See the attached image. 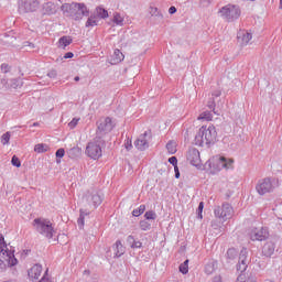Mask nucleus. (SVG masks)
<instances>
[{
  "mask_svg": "<svg viewBox=\"0 0 282 282\" xmlns=\"http://www.w3.org/2000/svg\"><path fill=\"white\" fill-rule=\"evenodd\" d=\"M102 204V195L98 192H87L83 197L84 208L79 209V218L77 219V226L83 230L85 228V217L91 215V210H96L98 206Z\"/></svg>",
  "mask_w": 282,
  "mask_h": 282,
  "instance_id": "f257e3e1",
  "label": "nucleus"
},
{
  "mask_svg": "<svg viewBox=\"0 0 282 282\" xmlns=\"http://www.w3.org/2000/svg\"><path fill=\"white\" fill-rule=\"evenodd\" d=\"M215 140H217V129H215V126L213 124H209L208 127L203 126L195 135V144L197 147L213 144L215 143Z\"/></svg>",
  "mask_w": 282,
  "mask_h": 282,
  "instance_id": "f03ea898",
  "label": "nucleus"
},
{
  "mask_svg": "<svg viewBox=\"0 0 282 282\" xmlns=\"http://www.w3.org/2000/svg\"><path fill=\"white\" fill-rule=\"evenodd\" d=\"M218 17L225 23H235L241 17V7L239 4H226L218 10Z\"/></svg>",
  "mask_w": 282,
  "mask_h": 282,
  "instance_id": "7ed1b4c3",
  "label": "nucleus"
},
{
  "mask_svg": "<svg viewBox=\"0 0 282 282\" xmlns=\"http://www.w3.org/2000/svg\"><path fill=\"white\" fill-rule=\"evenodd\" d=\"M235 161L232 159H226L225 156H213L206 162V166L212 170V173H219L223 169H232Z\"/></svg>",
  "mask_w": 282,
  "mask_h": 282,
  "instance_id": "20e7f679",
  "label": "nucleus"
},
{
  "mask_svg": "<svg viewBox=\"0 0 282 282\" xmlns=\"http://www.w3.org/2000/svg\"><path fill=\"white\" fill-rule=\"evenodd\" d=\"M116 124L111 117H102L97 121V130H96V138L97 140H102L105 135L111 133Z\"/></svg>",
  "mask_w": 282,
  "mask_h": 282,
  "instance_id": "39448f33",
  "label": "nucleus"
},
{
  "mask_svg": "<svg viewBox=\"0 0 282 282\" xmlns=\"http://www.w3.org/2000/svg\"><path fill=\"white\" fill-rule=\"evenodd\" d=\"M33 226L40 235L46 237V239H52L54 237V227L52 221L43 218H35L33 220Z\"/></svg>",
  "mask_w": 282,
  "mask_h": 282,
  "instance_id": "423d86ee",
  "label": "nucleus"
},
{
  "mask_svg": "<svg viewBox=\"0 0 282 282\" xmlns=\"http://www.w3.org/2000/svg\"><path fill=\"white\" fill-rule=\"evenodd\" d=\"M102 144H105V140L95 137V140L89 142L86 147V155L90 158V160H99V158H102Z\"/></svg>",
  "mask_w": 282,
  "mask_h": 282,
  "instance_id": "0eeeda50",
  "label": "nucleus"
},
{
  "mask_svg": "<svg viewBox=\"0 0 282 282\" xmlns=\"http://www.w3.org/2000/svg\"><path fill=\"white\" fill-rule=\"evenodd\" d=\"M276 188V180L272 177H265L258 181L256 185V191L258 195H268V193H273Z\"/></svg>",
  "mask_w": 282,
  "mask_h": 282,
  "instance_id": "6e6552de",
  "label": "nucleus"
},
{
  "mask_svg": "<svg viewBox=\"0 0 282 282\" xmlns=\"http://www.w3.org/2000/svg\"><path fill=\"white\" fill-rule=\"evenodd\" d=\"M0 254L7 257V261L10 268L19 263V260H17L14 257V251L8 249V245L6 243V238L3 237V234H0Z\"/></svg>",
  "mask_w": 282,
  "mask_h": 282,
  "instance_id": "1a4fd4ad",
  "label": "nucleus"
},
{
  "mask_svg": "<svg viewBox=\"0 0 282 282\" xmlns=\"http://www.w3.org/2000/svg\"><path fill=\"white\" fill-rule=\"evenodd\" d=\"M214 215L223 221H228V219H231L232 215H235V209H232L230 204L225 203L214 209Z\"/></svg>",
  "mask_w": 282,
  "mask_h": 282,
  "instance_id": "9d476101",
  "label": "nucleus"
},
{
  "mask_svg": "<svg viewBox=\"0 0 282 282\" xmlns=\"http://www.w3.org/2000/svg\"><path fill=\"white\" fill-rule=\"evenodd\" d=\"M61 0H48L44 2L41 7L43 17H54V14H57L58 10H61Z\"/></svg>",
  "mask_w": 282,
  "mask_h": 282,
  "instance_id": "9b49d317",
  "label": "nucleus"
},
{
  "mask_svg": "<svg viewBox=\"0 0 282 282\" xmlns=\"http://www.w3.org/2000/svg\"><path fill=\"white\" fill-rule=\"evenodd\" d=\"M268 237H269V232H268V229L264 227L254 228L250 231L251 241H265Z\"/></svg>",
  "mask_w": 282,
  "mask_h": 282,
  "instance_id": "f8f14e48",
  "label": "nucleus"
},
{
  "mask_svg": "<svg viewBox=\"0 0 282 282\" xmlns=\"http://www.w3.org/2000/svg\"><path fill=\"white\" fill-rule=\"evenodd\" d=\"M187 161L192 166L199 167L202 166V158L199 156V150L191 148L187 152Z\"/></svg>",
  "mask_w": 282,
  "mask_h": 282,
  "instance_id": "ddd939ff",
  "label": "nucleus"
},
{
  "mask_svg": "<svg viewBox=\"0 0 282 282\" xmlns=\"http://www.w3.org/2000/svg\"><path fill=\"white\" fill-rule=\"evenodd\" d=\"M77 6L79 7L74 10L70 19H74V21H80L84 17H89V9H87L85 3H77Z\"/></svg>",
  "mask_w": 282,
  "mask_h": 282,
  "instance_id": "4468645a",
  "label": "nucleus"
},
{
  "mask_svg": "<svg viewBox=\"0 0 282 282\" xmlns=\"http://www.w3.org/2000/svg\"><path fill=\"white\" fill-rule=\"evenodd\" d=\"M39 9V0H21V12H36Z\"/></svg>",
  "mask_w": 282,
  "mask_h": 282,
  "instance_id": "2eb2a0df",
  "label": "nucleus"
},
{
  "mask_svg": "<svg viewBox=\"0 0 282 282\" xmlns=\"http://www.w3.org/2000/svg\"><path fill=\"white\" fill-rule=\"evenodd\" d=\"M248 249H242L239 254L237 270L239 272H246V270L248 269Z\"/></svg>",
  "mask_w": 282,
  "mask_h": 282,
  "instance_id": "dca6fc26",
  "label": "nucleus"
},
{
  "mask_svg": "<svg viewBox=\"0 0 282 282\" xmlns=\"http://www.w3.org/2000/svg\"><path fill=\"white\" fill-rule=\"evenodd\" d=\"M238 43L241 47H246L252 41V33L247 30H240L237 34Z\"/></svg>",
  "mask_w": 282,
  "mask_h": 282,
  "instance_id": "f3484780",
  "label": "nucleus"
},
{
  "mask_svg": "<svg viewBox=\"0 0 282 282\" xmlns=\"http://www.w3.org/2000/svg\"><path fill=\"white\" fill-rule=\"evenodd\" d=\"M148 135L149 133L144 132L134 141V147L138 149V151H147V149H149V140L147 139Z\"/></svg>",
  "mask_w": 282,
  "mask_h": 282,
  "instance_id": "a211bd4d",
  "label": "nucleus"
},
{
  "mask_svg": "<svg viewBox=\"0 0 282 282\" xmlns=\"http://www.w3.org/2000/svg\"><path fill=\"white\" fill-rule=\"evenodd\" d=\"M76 8H80L78 2H73V3H64L61 6L59 3V10H62L64 17H70L74 12V10H76Z\"/></svg>",
  "mask_w": 282,
  "mask_h": 282,
  "instance_id": "6ab92c4d",
  "label": "nucleus"
},
{
  "mask_svg": "<svg viewBox=\"0 0 282 282\" xmlns=\"http://www.w3.org/2000/svg\"><path fill=\"white\" fill-rule=\"evenodd\" d=\"M42 272H43V267L40 264H34L29 270V276L32 279V281H37V279L41 276Z\"/></svg>",
  "mask_w": 282,
  "mask_h": 282,
  "instance_id": "aec40b11",
  "label": "nucleus"
},
{
  "mask_svg": "<svg viewBox=\"0 0 282 282\" xmlns=\"http://www.w3.org/2000/svg\"><path fill=\"white\" fill-rule=\"evenodd\" d=\"M122 61H124V54L116 48L110 57V65H118V63H122Z\"/></svg>",
  "mask_w": 282,
  "mask_h": 282,
  "instance_id": "412c9836",
  "label": "nucleus"
},
{
  "mask_svg": "<svg viewBox=\"0 0 282 282\" xmlns=\"http://www.w3.org/2000/svg\"><path fill=\"white\" fill-rule=\"evenodd\" d=\"M237 282H257V278L252 273L241 271L237 278Z\"/></svg>",
  "mask_w": 282,
  "mask_h": 282,
  "instance_id": "4be33fe9",
  "label": "nucleus"
},
{
  "mask_svg": "<svg viewBox=\"0 0 282 282\" xmlns=\"http://www.w3.org/2000/svg\"><path fill=\"white\" fill-rule=\"evenodd\" d=\"M93 14H95L98 21H100V19H109V11L102 7H97Z\"/></svg>",
  "mask_w": 282,
  "mask_h": 282,
  "instance_id": "5701e85b",
  "label": "nucleus"
},
{
  "mask_svg": "<svg viewBox=\"0 0 282 282\" xmlns=\"http://www.w3.org/2000/svg\"><path fill=\"white\" fill-rule=\"evenodd\" d=\"M274 243L273 242H267L263 248H262V254L264 257H272V254H274Z\"/></svg>",
  "mask_w": 282,
  "mask_h": 282,
  "instance_id": "b1692460",
  "label": "nucleus"
},
{
  "mask_svg": "<svg viewBox=\"0 0 282 282\" xmlns=\"http://www.w3.org/2000/svg\"><path fill=\"white\" fill-rule=\"evenodd\" d=\"M127 243L133 250L142 248V242L140 240H137L135 237H133L132 235L128 236Z\"/></svg>",
  "mask_w": 282,
  "mask_h": 282,
  "instance_id": "393cba45",
  "label": "nucleus"
},
{
  "mask_svg": "<svg viewBox=\"0 0 282 282\" xmlns=\"http://www.w3.org/2000/svg\"><path fill=\"white\" fill-rule=\"evenodd\" d=\"M113 250H115V257H117V259H120V257L124 254V246H122V241L117 240L113 246Z\"/></svg>",
  "mask_w": 282,
  "mask_h": 282,
  "instance_id": "a878e982",
  "label": "nucleus"
},
{
  "mask_svg": "<svg viewBox=\"0 0 282 282\" xmlns=\"http://www.w3.org/2000/svg\"><path fill=\"white\" fill-rule=\"evenodd\" d=\"M68 155L72 158V160H76V158H80V155H83V149L79 147H74L68 151Z\"/></svg>",
  "mask_w": 282,
  "mask_h": 282,
  "instance_id": "bb28decb",
  "label": "nucleus"
},
{
  "mask_svg": "<svg viewBox=\"0 0 282 282\" xmlns=\"http://www.w3.org/2000/svg\"><path fill=\"white\" fill-rule=\"evenodd\" d=\"M98 23H99V20H97L96 14L91 13L89 15V18L87 19L85 26L86 28H96V25H98Z\"/></svg>",
  "mask_w": 282,
  "mask_h": 282,
  "instance_id": "cd10ccee",
  "label": "nucleus"
},
{
  "mask_svg": "<svg viewBox=\"0 0 282 282\" xmlns=\"http://www.w3.org/2000/svg\"><path fill=\"white\" fill-rule=\"evenodd\" d=\"M34 151L35 153H47V151H50V145L45 143H37L34 147Z\"/></svg>",
  "mask_w": 282,
  "mask_h": 282,
  "instance_id": "c85d7f7f",
  "label": "nucleus"
},
{
  "mask_svg": "<svg viewBox=\"0 0 282 282\" xmlns=\"http://www.w3.org/2000/svg\"><path fill=\"white\" fill-rule=\"evenodd\" d=\"M72 41L73 40L69 36H62L58 40L59 47H63V50H65V47H67L68 45H72Z\"/></svg>",
  "mask_w": 282,
  "mask_h": 282,
  "instance_id": "c756f323",
  "label": "nucleus"
},
{
  "mask_svg": "<svg viewBox=\"0 0 282 282\" xmlns=\"http://www.w3.org/2000/svg\"><path fill=\"white\" fill-rule=\"evenodd\" d=\"M166 150L171 155H174V153H177V143L174 141L167 142Z\"/></svg>",
  "mask_w": 282,
  "mask_h": 282,
  "instance_id": "7c9ffc66",
  "label": "nucleus"
},
{
  "mask_svg": "<svg viewBox=\"0 0 282 282\" xmlns=\"http://www.w3.org/2000/svg\"><path fill=\"white\" fill-rule=\"evenodd\" d=\"M150 14L151 17H158L160 20L164 19V14H162L158 7H150Z\"/></svg>",
  "mask_w": 282,
  "mask_h": 282,
  "instance_id": "2f4dec72",
  "label": "nucleus"
},
{
  "mask_svg": "<svg viewBox=\"0 0 282 282\" xmlns=\"http://www.w3.org/2000/svg\"><path fill=\"white\" fill-rule=\"evenodd\" d=\"M10 87H12L13 89H19L23 87V79L21 78L11 79Z\"/></svg>",
  "mask_w": 282,
  "mask_h": 282,
  "instance_id": "473e14b6",
  "label": "nucleus"
},
{
  "mask_svg": "<svg viewBox=\"0 0 282 282\" xmlns=\"http://www.w3.org/2000/svg\"><path fill=\"white\" fill-rule=\"evenodd\" d=\"M237 254H238V252H237V249H235V248H230L227 250V259H228L229 263H230V261H235V259H237Z\"/></svg>",
  "mask_w": 282,
  "mask_h": 282,
  "instance_id": "72a5a7b5",
  "label": "nucleus"
},
{
  "mask_svg": "<svg viewBox=\"0 0 282 282\" xmlns=\"http://www.w3.org/2000/svg\"><path fill=\"white\" fill-rule=\"evenodd\" d=\"M198 120H206L207 122L213 120V112L208 110L202 112L198 117Z\"/></svg>",
  "mask_w": 282,
  "mask_h": 282,
  "instance_id": "f704fd0d",
  "label": "nucleus"
},
{
  "mask_svg": "<svg viewBox=\"0 0 282 282\" xmlns=\"http://www.w3.org/2000/svg\"><path fill=\"white\" fill-rule=\"evenodd\" d=\"M144 210H147V205H140L138 208L132 210L133 217H140L143 215Z\"/></svg>",
  "mask_w": 282,
  "mask_h": 282,
  "instance_id": "c9c22d12",
  "label": "nucleus"
},
{
  "mask_svg": "<svg viewBox=\"0 0 282 282\" xmlns=\"http://www.w3.org/2000/svg\"><path fill=\"white\" fill-rule=\"evenodd\" d=\"M144 218L147 219V221L155 220L158 219V214H155V212L153 210H149L144 214Z\"/></svg>",
  "mask_w": 282,
  "mask_h": 282,
  "instance_id": "e433bc0d",
  "label": "nucleus"
},
{
  "mask_svg": "<svg viewBox=\"0 0 282 282\" xmlns=\"http://www.w3.org/2000/svg\"><path fill=\"white\" fill-rule=\"evenodd\" d=\"M139 227L141 230H143L144 232H147L148 230L151 229V223H149L148 220H141L139 223Z\"/></svg>",
  "mask_w": 282,
  "mask_h": 282,
  "instance_id": "4c0bfd02",
  "label": "nucleus"
},
{
  "mask_svg": "<svg viewBox=\"0 0 282 282\" xmlns=\"http://www.w3.org/2000/svg\"><path fill=\"white\" fill-rule=\"evenodd\" d=\"M112 21L116 25H122V23H124V18H122L120 13H115Z\"/></svg>",
  "mask_w": 282,
  "mask_h": 282,
  "instance_id": "58836bf2",
  "label": "nucleus"
},
{
  "mask_svg": "<svg viewBox=\"0 0 282 282\" xmlns=\"http://www.w3.org/2000/svg\"><path fill=\"white\" fill-rule=\"evenodd\" d=\"M1 142L3 145L10 144V132H6L2 134Z\"/></svg>",
  "mask_w": 282,
  "mask_h": 282,
  "instance_id": "ea45409f",
  "label": "nucleus"
},
{
  "mask_svg": "<svg viewBox=\"0 0 282 282\" xmlns=\"http://www.w3.org/2000/svg\"><path fill=\"white\" fill-rule=\"evenodd\" d=\"M204 213V202H200L197 208V218L204 219V216L202 215Z\"/></svg>",
  "mask_w": 282,
  "mask_h": 282,
  "instance_id": "a19ab883",
  "label": "nucleus"
},
{
  "mask_svg": "<svg viewBox=\"0 0 282 282\" xmlns=\"http://www.w3.org/2000/svg\"><path fill=\"white\" fill-rule=\"evenodd\" d=\"M12 166H15L17 169L21 167V160L17 158V155H13L11 159Z\"/></svg>",
  "mask_w": 282,
  "mask_h": 282,
  "instance_id": "79ce46f5",
  "label": "nucleus"
},
{
  "mask_svg": "<svg viewBox=\"0 0 282 282\" xmlns=\"http://www.w3.org/2000/svg\"><path fill=\"white\" fill-rule=\"evenodd\" d=\"M208 109H212L216 116H219V112L215 111V99H210L207 104Z\"/></svg>",
  "mask_w": 282,
  "mask_h": 282,
  "instance_id": "37998d69",
  "label": "nucleus"
},
{
  "mask_svg": "<svg viewBox=\"0 0 282 282\" xmlns=\"http://www.w3.org/2000/svg\"><path fill=\"white\" fill-rule=\"evenodd\" d=\"M80 119L78 118H73V120L68 123L69 129H76V127L78 126Z\"/></svg>",
  "mask_w": 282,
  "mask_h": 282,
  "instance_id": "c03bdc74",
  "label": "nucleus"
},
{
  "mask_svg": "<svg viewBox=\"0 0 282 282\" xmlns=\"http://www.w3.org/2000/svg\"><path fill=\"white\" fill-rule=\"evenodd\" d=\"M178 270L182 274H188V264H180Z\"/></svg>",
  "mask_w": 282,
  "mask_h": 282,
  "instance_id": "a18cd8bd",
  "label": "nucleus"
},
{
  "mask_svg": "<svg viewBox=\"0 0 282 282\" xmlns=\"http://www.w3.org/2000/svg\"><path fill=\"white\" fill-rule=\"evenodd\" d=\"M56 158H65V149L61 148L55 152Z\"/></svg>",
  "mask_w": 282,
  "mask_h": 282,
  "instance_id": "49530a36",
  "label": "nucleus"
},
{
  "mask_svg": "<svg viewBox=\"0 0 282 282\" xmlns=\"http://www.w3.org/2000/svg\"><path fill=\"white\" fill-rule=\"evenodd\" d=\"M48 78H56V76H58V73L56 72V69H51L47 73Z\"/></svg>",
  "mask_w": 282,
  "mask_h": 282,
  "instance_id": "de8ad7c7",
  "label": "nucleus"
},
{
  "mask_svg": "<svg viewBox=\"0 0 282 282\" xmlns=\"http://www.w3.org/2000/svg\"><path fill=\"white\" fill-rule=\"evenodd\" d=\"M169 162H170V164H172V166H177V158L176 156H171L170 159H169Z\"/></svg>",
  "mask_w": 282,
  "mask_h": 282,
  "instance_id": "09e8293b",
  "label": "nucleus"
},
{
  "mask_svg": "<svg viewBox=\"0 0 282 282\" xmlns=\"http://www.w3.org/2000/svg\"><path fill=\"white\" fill-rule=\"evenodd\" d=\"M124 145H126L127 151H131V149H133V144L129 140L124 143Z\"/></svg>",
  "mask_w": 282,
  "mask_h": 282,
  "instance_id": "8fccbe9b",
  "label": "nucleus"
},
{
  "mask_svg": "<svg viewBox=\"0 0 282 282\" xmlns=\"http://www.w3.org/2000/svg\"><path fill=\"white\" fill-rule=\"evenodd\" d=\"M174 173H175V178L180 180V167H177V165L174 166Z\"/></svg>",
  "mask_w": 282,
  "mask_h": 282,
  "instance_id": "3c124183",
  "label": "nucleus"
},
{
  "mask_svg": "<svg viewBox=\"0 0 282 282\" xmlns=\"http://www.w3.org/2000/svg\"><path fill=\"white\" fill-rule=\"evenodd\" d=\"M213 98H219V96H221V90H215L213 94H212Z\"/></svg>",
  "mask_w": 282,
  "mask_h": 282,
  "instance_id": "603ef678",
  "label": "nucleus"
},
{
  "mask_svg": "<svg viewBox=\"0 0 282 282\" xmlns=\"http://www.w3.org/2000/svg\"><path fill=\"white\" fill-rule=\"evenodd\" d=\"M175 12H177V8H175V7H170L169 13H170V14H175Z\"/></svg>",
  "mask_w": 282,
  "mask_h": 282,
  "instance_id": "864d4df0",
  "label": "nucleus"
},
{
  "mask_svg": "<svg viewBox=\"0 0 282 282\" xmlns=\"http://www.w3.org/2000/svg\"><path fill=\"white\" fill-rule=\"evenodd\" d=\"M64 58H74V53L67 52L66 54H64Z\"/></svg>",
  "mask_w": 282,
  "mask_h": 282,
  "instance_id": "5fc2aeb1",
  "label": "nucleus"
},
{
  "mask_svg": "<svg viewBox=\"0 0 282 282\" xmlns=\"http://www.w3.org/2000/svg\"><path fill=\"white\" fill-rule=\"evenodd\" d=\"M0 270L3 272L6 270V262L3 260H0Z\"/></svg>",
  "mask_w": 282,
  "mask_h": 282,
  "instance_id": "6e6d98bb",
  "label": "nucleus"
},
{
  "mask_svg": "<svg viewBox=\"0 0 282 282\" xmlns=\"http://www.w3.org/2000/svg\"><path fill=\"white\" fill-rule=\"evenodd\" d=\"M1 69L2 72L8 73V64H2Z\"/></svg>",
  "mask_w": 282,
  "mask_h": 282,
  "instance_id": "4d7b16f0",
  "label": "nucleus"
},
{
  "mask_svg": "<svg viewBox=\"0 0 282 282\" xmlns=\"http://www.w3.org/2000/svg\"><path fill=\"white\" fill-rule=\"evenodd\" d=\"M213 282H223V281H221V276H220V275H216V276L213 279Z\"/></svg>",
  "mask_w": 282,
  "mask_h": 282,
  "instance_id": "13d9d810",
  "label": "nucleus"
},
{
  "mask_svg": "<svg viewBox=\"0 0 282 282\" xmlns=\"http://www.w3.org/2000/svg\"><path fill=\"white\" fill-rule=\"evenodd\" d=\"M208 268H210V267H206V269H205L206 274H213V271H210V269H208Z\"/></svg>",
  "mask_w": 282,
  "mask_h": 282,
  "instance_id": "bf43d9fd",
  "label": "nucleus"
},
{
  "mask_svg": "<svg viewBox=\"0 0 282 282\" xmlns=\"http://www.w3.org/2000/svg\"><path fill=\"white\" fill-rule=\"evenodd\" d=\"M25 46L29 45L30 47H34V44L30 43V42H25L24 44Z\"/></svg>",
  "mask_w": 282,
  "mask_h": 282,
  "instance_id": "052dcab7",
  "label": "nucleus"
},
{
  "mask_svg": "<svg viewBox=\"0 0 282 282\" xmlns=\"http://www.w3.org/2000/svg\"><path fill=\"white\" fill-rule=\"evenodd\" d=\"M31 127H41V123L34 122Z\"/></svg>",
  "mask_w": 282,
  "mask_h": 282,
  "instance_id": "680f3d73",
  "label": "nucleus"
},
{
  "mask_svg": "<svg viewBox=\"0 0 282 282\" xmlns=\"http://www.w3.org/2000/svg\"><path fill=\"white\" fill-rule=\"evenodd\" d=\"M74 80H75L76 83H78V80H80V77H79V76H76V77L74 78Z\"/></svg>",
  "mask_w": 282,
  "mask_h": 282,
  "instance_id": "e2e57ef3",
  "label": "nucleus"
},
{
  "mask_svg": "<svg viewBox=\"0 0 282 282\" xmlns=\"http://www.w3.org/2000/svg\"><path fill=\"white\" fill-rule=\"evenodd\" d=\"M182 265H188V260H185Z\"/></svg>",
  "mask_w": 282,
  "mask_h": 282,
  "instance_id": "0e129e2a",
  "label": "nucleus"
},
{
  "mask_svg": "<svg viewBox=\"0 0 282 282\" xmlns=\"http://www.w3.org/2000/svg\"><path fill=\"white\" fill-rule=\"evenodd\" d=\"M14 129H23V126H17Z\"/></svg>",
  "mask_w": 282,
  "mask_h": 282,
  "instance_id": "69168bd1",
  "label": "nucleus"
},
{
  "mask_svg": "<svg viewBox=\"0 0 282 282\" xmlns=\"http://www.w3.org/2000/svg\"><path fill=\"white\" fill-rule=\"evenodd\" d=\"M4 282H17V280H7Z\"/></svg>",
  "mask_w": 282,
  "mask_h": 282,
  "instance_id": "338daca9",
  "label": "nucleus"
},
{
  "mask_svg": "<svg viewBox=\"0 0 282 282\" xmlns=\"http://www.w3.org/2000/svg\"><path fill=\"white\" fill-rule=\"evenodd\" d=\"M205 1H210V0H205Z\"/></svg>",
  "mask_w": 282,
  "mask_h": 282,
  "instance_id": "774afa93",
  "label": "nucleus"
}]
</instances>
